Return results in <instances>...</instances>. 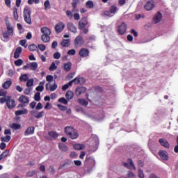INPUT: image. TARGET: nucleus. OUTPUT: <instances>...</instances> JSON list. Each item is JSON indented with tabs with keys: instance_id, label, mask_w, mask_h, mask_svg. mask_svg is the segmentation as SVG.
Here are the masks:
<instances>
[{
	"instance_id": "nucleus-1",
	"label": "nucleus",
	"mask_w": 178,
	"mask_h": 178,
	"mask_svg": "<svg viewBox=\"0 0 178 178\" xmlns=\"http://www.w3.org/2000/svg\"><path fill=\"white\" fill-rule=\"evenodd\" d=\"M65 133L67 137L71 138V140H76V138H79V132H77V130L72 127H65Z\"/></svg>"
},
{
	"instance_id": "nucleus-2",
	"label": "nucleus",
	"mask_w": 178,
	"mask_h": 178,
	"mask_svg": "<svg viewBox=\"0 0 178 178\" xmlns=\"http://www.w3.org/2000/svg\"><path fill=\"white\" fill-rule=\"evenodd\" d=\"M24 19L27 24H31V9L29 7L26 6L24 8Z\"/></svg>"
},
{
	"instance_id": "nucleus-3",
	"label": "nucleus",
	"mask_w": 178,
	"mask_h": 178,
	"mask_svg": "<svg viewBox=\"0 0 178 178\" xmlns=\"http://www.w3.org/2000/svg\"><path fill=\"white\" fill-rule=\"evenodd\" d=\"M116 12H118V7L116 6H111L108 11L104 12V15L106 17H112L116 15Z\"/></svg>"
},
{
	"instance_id": "nucleus-4",
	"label": "nucleus",
	"mask_w": 178,
	"mask_h": 178,
	"mask_svg": "<svg viewBox=\"0 0 178 178\" xmlns=\"http://www.w3.org/2000/svg\"><path fill=\"white\" fill-rule=\"evenodd\" d=\"M6 106L9 109H15V108L16 107V101L12 99L10 96H7Z\"/></svg>"
},
{
	"instance_id": "nucleus-5",
	"label": "nucleus",
	"mask_w": 178,
	"mask_h": 178,
	"mask_svg": "<svg viewBox=\"0 0 178 178\" xmlns=\"http://www.w3.org/2000/svg\"><path fill=\"white\" fill-rule=\"evenodd\" d=\"M83 44H84V39L81 35H79L75 38L74 41V47L79 48V47H81Z\"/></svg>"
},
{
	"instance_id": "nucleus-6",
	"label": "nucleus",
	"mask_w": 178,
	"mask_h": 178,
	"mask_svg": "<svg viewBox=\"0 0 178 178\" xmlns=\"http://www.w3.org/2000/svg\"><path fill=\"white\" fill-rule=\"evenodd\" d=\"M73 83H74V84H84L86 83V79L83 77H76L69 82L70 86H72Z\"/></svg>"
},
{
	"instance_id": "nucleus-7",
	"label": "nucleus",
	"mask_w": 178,
	"mask_h": 178,
	"mask_svg": "<svg viewBox=\"0 0 178 178\" xmlns=\"http://www.w3.org/2000/svg\"><path fill=\"white\" fill-rule=\"evenodd\" d=\"M123 166L127 168V169H134V163L131 159H128L127 162H122Z\"/></svg>"
},
{
	"instance_id": "nucleus-8",
	"label": "nucleus",
	"mask_w": 178,
	"mask_h": 178,
	"mask_svg": "<svg viewBox=\"0 0 178 178\" xmlns=\"http://www.w3.org/2000/svg\"><path fill=\"white\" fill-rule=\"evenodd\" d=\"M87 24H88V20H87V17L82 18L79 22V30H83Z\"/></svg>"
},
{
	"instance_id": "nucleus-9",
	"label": "nucleus",
	"mask_w": 178,
	"mask_h": 178,
	"mask_svg": "<svg viewBox=\"0 0 178 178\" xmlns=\"http://www.w3.org/2000/svg\"><path fill=\"white\" fill-rule=\"evenodd\" d=\"M159 155L163 161H169V154L165 150L159 151Z\"/></svg>"
},
{
	"instance_id": "nucleus-10",
	"label": "nucleus",
	"mask_w": 178,
	"mask_h": 178,
	"mask_svg": "<svg viewBox=\"0 0 178 178\" xmlns=\"http://www.w3.org/2000/svg\"><path fill=\"white\" fill-rule=\"evenodd\" d=\"M127 29V25L122 22L121 25L118 26V33L121 35H123V34L126 33V30Z\"/></svg>"
},
{
	"instance_id": "nucleus-11",
	"label": "nucleus",
	"mask_w": 178,
	"mask_h": 178,
	"mask_svg": "<svg viewBox=\"0 0 178 178\" xmlns=\"http://www.w3.org/2000/svg\"><path fill=\"white\" fill-rule=\"evenodd\" d=\"M159 143L162 147H164V148H170V144L169 143V141L165 138H160L159 140Z\"/></svg>"
},
{
	"instance_id": "nucleus-12",
	"label": "nucleus",
	"mask_w": 178,
	"mask_h": 178,
	"mask_svg": "<svg viewBox=\"0 0 178 178\" xmlns=\"http://www.w3.org/2000/svg\"><path fill=\"white\" fill-rule=\"evenodd\" d=\"M86 91H87V88H86V87H78L75 90V95H76V97H80V95H81V94H84Z\"/></svg>"
},
{
	"instance_id": "nucleus-13",
	"label": "nucleus",
	"mask_w": 178,
	"mask_h": 178,
	"mask_svg": "<svg viewBox=\"0 0 178 178\" xmlns=\"http://www.w3.org/2000/svg\"><path fill=\"white\" fill-rule=\"evenodd\" d=\"M154 8H155V3L152 0L147 1V3L144 6L145 10H152Z\"/></svg>"
},
{
	"instance_id": "nucleus-14",
	"label": "nucleus",
	"mask_w": 178,
	"mask_h": 178,
	"mask_svg": "<svg viewBox=\"0 0 178 178\" xmlns=\"http://www.w3.org/2000/svg\"><path fill=\"white\" fill-rule=\"evenodd\" d=\"M79 55L81 58H87L90 55V51L86 48H82L79 50Z\"/></svg>"
},
{
	"instance_id": "nucleus-15",
	"label": "nucleus",
	"mask_w": 178,
	"mask_h": 178,
	"mask_svg": "<svg viewBox=\"0 0 178 178\" xmlns=\"http://www.w3.org/2000/svg\"><path fill=\"white\" fill-rule=\"evenodd\" d=\"M64 29H65V23L63 22H58L55 26V30L56 33H62Z\"/></svg>"
},
{
	"instance_id": "nucleus-16",
	"label": "nucleus",
	"mask_w": 178,
	"mask_h": 178,
	"mask_svg": "<svg viewBox=\"0 0 178 178\" xmlns=\"http://www.w3.org/2000/svg\"><path fill=\"white\" fill-rule=\"evenodd\" d=\"M67 27L68 30L70 31H71V33H74V34H76V33H77V28H76V26H74V24H73V23L68 22L67 24Z\"/></svg>"
},
{
	"instance_id": "nucleus-17",
	"label": "nucleus",
	"mask_w": 178,
	"mask_h": 178,
	"mask_svg": "<svg viewBox=\"0 0 178 178\" xmlns=\"http://www.w3.org/2000/svg\"><path fill=\"white\" fill-rule=\"evenodd\" d=\"M162 20V13L161 12L158 11L156 14V15L153 18V22L156 24V23H159Z\"/></svg>"
},
{
	"instance_id": "nucleus-18",
	"label": "nucleus",
	"mask_w": 178,
	"mask_h": 178,
	"mask_svg": "<svg viewBox=\"0 0 178 178\" xmlns=\"http://www.w3.org/2000/svg\"><path fill=\"white\" fill-rule=\"evenodd\" d=\"M58 88V85L54 83V85L51 84V83H47L46 84V90H50V91H55Z\"/></svg>"
},
{
	"instance_id": "nucleus-19",
	"label": "nucleus",
	"mask_w": 178,
	"mask_h": 178,
	"mask_svg": "<svg viewBox=\"0 0 178 178\" xmlns=\"http://www.w3.org/2000/svg\"><path fill=\"white\" fill-rule=\"evenodd\" d=\"M18 101L22 104H29V102H30V99H29V97H27V96L25 95H21L19 97Z\"/></svg>"
},
{
	"instance_id": "nucleus-20",
	"label": "nucleus",
	"mask_w": 178,
	"mask_h": 178,
	"mask_svg": "<svg viewBox=\"0 0 178 178\" xmlns=\"http://www.w3.org/2000/svg\"><path fill=\"white\" fill-rule=\"evenodd\" d=\"M7 33L10 37H13V26H10V24H6Z\"/></svg>"
},
{
	"instance_id": "nucleus-21",
	"label": "nucleus",
	"mask_w": 178,
	"mask_h": 178,
	"mask_svg": "<svg viewBox=\"0 0 178 178\" xmlns=\"http://www.w3.org/2000/svg\"><path fill=\"white\" fill-rule=\"evenodd\" d=\"M34 130H35L34 127H29L24 131V136H30V134H34Z\"/></svg>"
},
{
	"instance_id": "nucleus-22",
	"label": "nucleus",
	"mask_w": 178,
	"mask_h": 178,
	"mask_svg": "<svg viewBox=\"0 0 178 178\" xmlns=\"http://www.w3.org/2000/svg\"><path fill=\"white\" fill-rule=\"evenodd\" d=\"M22 47H19L15 49V51L14 53V58L15 59H19L20 58V54H22Z\"/></svg>"
},
{
	"instance_id": "nucleus-23",
	"label": "nucleus",
	"mask_w": 178,
	"mask_h": 178,
	"mask_svg": "<svg viewBox=\"0 0 178 178\" xmlns=\"http://www.w3.org/2000/svg\"><path fill=\"white\" fill-rule=\"evenodd\" d=\"M42 35H51V30L48 27H42L40 29Z\"/></svg>"
},
{
	"instance_id": "nucleus-24",
	"label": "nucleus",
	"mask_w": 178,
	"mask_h": 178,
	"mask_svg": "<svg viewBox=\"0 0 178 178\" xmlns=\"http://www.w3.org/2000/svg\"><path fill=\"white\" fill-rule=\"evenodd\" d=\"M58 148L63 152H67L69 151V147L65 145V143H59Z\"/></svg>"
},
{
	"instance_id": "nucleus-25",
	"label": "nucleus",
	"mask_w": 178,
	"mask_h": 178,
	"mask_svg": "<svg viewBox=\"0 0 178 178\" xmlns=\"http://www.w3.org/2000/svg\"><path fill=\"white\" fill-rule=\"evenodd\" d=\"M29 113V111L26 108H23L22 110H18L15 111L16 116H20V115H27Z\"/></svg>"
},
{
	"instance_id": "nucleus-26",
	"label": "nucleus",
	"mask_w": 178,
	"mask_h": 178,
	"mask_svg": "<svg viewBox=\"0 0 178 178\" xmlns=\"http://www.w3.org/2000/svg\"><path fill=\"white\" fill-rule=\"evenodd\" d=\"M73 97H74V93L72 90H68L65 93L66 99L70 100L73 99Z\"/></svg>"
},
{
	"instance_id": "nucleus-27",
	"label": "nucleus",
	"mask_w": 178,
	"mask_h": 178,
	"mask_svg": "<svg viewBox=\"0 0 178 178\" xmlns=\"http://www.w3.org/2000/svg\"><path fill=\"white\" fill-rule=\"evenodd\" d=\"M45 84V81H42L39 83V86L36 87V91H40L42 92L44 91V85Z\"/></svg>"
},
{
	"instance_id": "nucleus-28",
	"label": "nucleus",
	"mask_w": 178,
	"mask_h": 178,
	"mask_svg": "<svg viewBox=\"0 0 178 178\" xmlns=\"http://www.w3.org/2000/svg\"><path fill=\"white\" fill-rule=\"evenodd\" d=\"M74 149H76L78 151H80L81 149H84L86 148V145L83 144H75L74 145Z\"/></svg>"
},
{
	"instance_id": "nucleus-29",
	"label": "nucleus",
	"mask_w": 178,
	"mask_h": 178,
	"mask_svg": "<svg viewBox=\"0 0 178 178\" xmlns=\"http://www.w3.org/2000/svg\"><path fill=\"white\" fill-rule=\"evenodd\" d=\"M61 47H70V40L65 39L60 43Z\"/></svg>"
},
{
	"instance_id": "nucleus-30",
	"label": "nucleus",
	"mask_w": 178,
	"mask_h": 178,
	"mask_svg": "<svg viewBox=\"0 0 178 178\" xmlns=\"http://www.w3.org/2000/svg\"><path fill=\"white\" fill-rule=\"evenodd\" d=\"M71 69H72V63L68 62L64 64V70L65 72H70Z\"/></svg>"
},
{
	"instance_id": "nucleus-31",
	"label": "nucleus",
	"mask_w": 178,
	"mask_h": 178,
	"mask_svg": "<svg viewBox=\"0 0 178 178\" xmlns=\"http://www.w3.org/2000/svg\"><path fill=\"white\" fill-rule=\"evenodd\" d=\"M38 67V64L35 62L29 63L30 70H35Z\"/></svg>"
},
{
	"instance_id": "nucleus-32",
	"label": "nucleus",
	"mask_w": 178,
	"mask_h": 178,
	"mask_svg": "<svg viewBox=\"0 0 178 178\" xmlns=\"http://www.w3.org/2000/svg\"><path fill=\"white\" fill-rule=\"evenodd\" d=\"M12 86V81H6L4 83H3L2 87L3 88H5V90H8L9 87Z\"/></svg>"
},
{
	"instance_id": "nucleus-33",
	"label": "nucleus",
	"mask_w": 178,
	"mask_h": 178,
	"mask_svg": "<svg viewBox=\"0 0 178 178\" xmlns=\"http://www.w3.org/2000/svg\"><path fill=\"white\" fill-rule=\"evenodd\" d=\"M78 102L83 105V106H87L88 105V102L86 99H78Z\"/></svg>"
},
{
	"instance_id": "nucleus-34",
	"label": "nucleus",
	"mask_w": 178,
	"mask_h": 178,
	"mask_svg": "<svg viewBox=\"0 0 178 178\" xmlns=\"http://www.w3.org/2000/svg\"><path fill=\"white\" fill-rule=\"evenodd\" d=\"M41 38L43 42H48L49 40H51V38H49V35H42Z\"/></svg>"
},
{
	"instance_id": "nucleus-35",
	"label": "nucleus",
	"mask_w": 178,
	"mask_h": 178,
	"mask_svg": "<svg viewBox=\"0 0 178 178\" xmlns=\"http://www.w3.org/2000/svg\"><path fill=\"white\" fill-rule=\"evenodd\" d=\"M19 80H20V81H24V83H26V81H27L29 80V76L26 74H22L19 76Z\"/></svg>"
},
{
	"instance_id": "nucleus-36",
	"label": "nucleus",
	"mask_w": 178,
	"mask_h": 178,
	"mask_svg": "<svg viewBox=\"0 0 178 178\" xmlns=\"http://www.w3.org/2000/svg\"><path fill=\"white\" fill-rule=\"evenodd\" d=\"M48 134L51 138H58V134L54 131H49Z\"/></svg>"
},
{
	"instance_id": "nucleus-37",
	"label": "nucleus",
	"mask_w": 178,
	"mask_h": 178,
	"mask_svg": "<svg viewBox=\"0 0 178 178\" xmlns=\"http://www.w3.org/2000/svg\"><path fill=\"white\" fill-rule=\"evenodd\" d=\"M10 127L14 130H19L22 126L19 124L13 123V124L10 125Z\"/></svg>"
},
{
	"instance_id": "nucleus-38",
	"label": "nucleus",
	"mask_w": 178,
	"mask_h": 178,
	"mask_svg": "<svg viewBox=\"0 0 178 178\" xmlns=\"http://www.w3.org/2000/svg\"><path fill=\"white\" fill-rule=\"evenodd\" d=\"M44 9L45 10H48V9H51V3L49 2V0H47L44 3Z\"/></svg>"
},
{
	"instance_id": "nucleus-39",
	"label": "nucleus",
	"mask_w": 178,
	"mask_h": 178,
	"mask_svg": "<svg viewBox=\"0 0 178 178\" xmlns=\"http://www.w3.org/2000/svg\"><path fill=\"white\" fill-rule=\"evenodd\" d=\"M10 136H4V137H1V141H3L5 143H9V141H10Z\"/></svg>"
},
{
	"instance_id": "nucleus-40",
	"label": "nucleus",
	"mask_w": 178,
	"mask_h": 178,
	"mask_svg": "<svg viewBox=\"0 0 178 178\" xmlns=\"http://www.w3.org/2000/svg\"><path fill=\"white\" fill-rule=\"evenodd\" d=\"M8 155H9V150H5L1 155L0 157L2 159H5V158H6V156H8Z\"/></svg>"
},
{
	"instance_id": "nucleus-41",
	"label": "nucleus",
	"mask_w": 178,
	"mask_h": 178,
	"mask_svg": "<svg viewBox=\"0 0 178 178\" xmlns=\"http://www.w3.org/2000/svg\"><path fill=\"white\" fill-rule=\"evenodd\" d=\"M86 6L89 9H92V8H94V3L92 2V1H88L86 2Z\"/></svg>"
},
{
	"instance_id": "nucleus-42",
	"label": "nucleus",
	"mask_w": 178,
	"mask_h": 178,
	"mask_svg": "<svg viewBox=\"0 0 178 178\" xmlns=\"http://www.w3.org/2000/svg\"><path fill=\"white\" fill-rule=\"evenodd\" d=\"M26 81V87H32L33 84H34V79H28Z\"/></svg>"
},
{
	"instance_id": "nucleus-43",
	"label": "nucleus",
	"mask_w": 178,
	"mask_h": 178,
	"mask_svg": "<svg viewBox=\"0 0 178 178\" xmlns=\"http://www.w3.org/2000/svg\"><path fill=\"white\" fill-rule=\"evenodd\" d=\"M13 17L15 20H19V15L17 14V8H15L13 10Z\"/></svg>"
},
{
	"instance_id": "nucleus-44",
	"label": "nucleus",
	"mask_w": 178,
	"mask_h": 178,
	"mask_svg": "<svg viewBox=\"0 0 178 178\" xmlns=\"http://www.w3.org/2000/svg\"><path fill=\"white\" fill-rule=\"evenodd\" d=\"M44 116V111L38 112L36 115H35V119H41Z\"/></svg>"
},
{
	"instance_id": "nucleus-45",
	"label": "nucleus",
	"mask_w": 178,
	"mask_h": 178,
	"mask_svg": "<svg viewBox=\"0 0 178 178\" xmlns=\"http://www.w3.org/2000/svg\"><path fill=\"white\" fill-rule=\"evenodd\" d=\"M15 66H22L23 65V60L18 59L14 62Z\"/></svg>"
},
{
	"instance_id": "nucleus-46",
	"label": "nucleus",
	"mask_w": 178,
	"mask_h": 178,
	"mask_svg": "<svg viewBox=\"0 0 178 178\" xmlns=\"http://www.w3.org/2000/svg\"><path fill=\"white\" fill-rule=\"evenodd\" d=\"M58 102L60 104H64V105H67V100L65 97H61L58 99Z\"/></svg>"
},
{
	"instance_id": "nucleus-47",
	"label": "nucleus",
	"mask_w": 178,
	"mask_h": 178,
	"mask_svg": "<svg viewBox=\"0 0 178 178\" xmlns=\"http://www.w3.org/2000/svg\"><path fill=\"white\" fill-rule=\"evenodd\" d=\"M29 49L31 51H34L37 50V45L35 44H31L29 46Z\"/></svg>"
},
{
	"instance_id": "nucleus-48",
	"label": "nucleus",
	"mask_w": 178,
	"mask_h": 178,
	"mask_svg": "<svg viewBox=\"0 0 178 178\" xmlns=\"http://www.w3.org/2000/svg\"><path fill=\"white\" fill-rule=\"evenodd\" d=\"M34 99H35V101H38V102L41 99V95H40V92H37L35 94Z\"/></svg>"
},
{
	"instance_id": "nucleus-49",
	"label": "nucleus",
	"mask_w": 178,
	"mask_h": 178,
	"mask_svg": "<svg viewBox=\"0 0 178 178\" xmlns=\"http://www.w3.org/2000/svg\"><path fill=\"white\" fill-rule=\"evenodd\" d=\"M58 67H56V65H55V63H52L49 69L50 72H53V70H56V69Z\"/></svg>"
},
{
	"instance_id": "nucleus-50",
	"label": "nucleus",
	"mask_w": 178,
	"mask_h": 178,
	"mask_svg": "<svg viewBox=\"0 0 178 178\" xmlns=\"http://www.w3.org/2000/svg\"><path fill=\"white\" fill-rule=\"evenodd\" d=\"M138 177L139 178H144L145 176L144 175V172L141 170L140 168L138 169Z\"/></svg>"
},
{
	"instance_id": "nucleus-51",
	"label": "nucleus",
	"mask_w": 178,
	"mask_h": 178,
	"mask_svg": "<svg viewBox=\"0 0 178 178\" xmlns=\"http://www.w3.org/2000/svg\"><path fill=\"white\" fill-rule=\"evenodd\" d=\"M67 55H70L72 56L76 55V50L74 49L69 50L67 51Z\"/></svg>"
},
{
	"instance_id": "nucleus-52",
	"label": "nucleus",
	"mask_w": 178,
	"mask_h": 178,
	"mask_svg": "<svg viewBox=\"0 0 178 178\" xmlns=\"http://www.w3.org/2000/svg\"><path fill=\"white\" fill-rule=\"evenodd\" d=\"M38 47L39 49L42 51H45V49H47V47H45V44H38Z\"/></svg>"
},
{
	"instance_id": "nucleus-53",
	"label": "nucleus",
	"mask_w": 178,
	"mask_h": 178,
	"mask_svg": "<svg viewBox=\"0 0 178 178\" xmlns=\"http://www.w3.org/2000/svg\"><path fill=\"white\" fill-rule=\"evenodd\" d=\"M26 42H27V40H22L19 41V44H21L22 47H24V48H27V44H26Z\"/></svg>"
},
{
	"instance_id": "nucleus-54",
	"label": "nucleus",
	"mask_w": 178,
	"mask_h": 178,
	"mask_svg": "<svg viewBox=\"0 0 178 178\" xmlns=\"http://www.w3.org/2000/svg\"><path fill=\"white\" fill-rule=\"evenodd\" d=\"M66 15L69 19H73V13L70 10L66 11Z\"/></svg>"
},
{
	"instance_id": "nucleus-55",
	"label": "nucleus",
	"mask_w": 178,
	"mask_h": 178,
	"mask_svg": "<svg viewBox=\"0 0 178 178\" xmlns=\"http://www.w3.org/2000/svg\"><path fill=\"white\" fill-rule=\"evenodd\" d=\"M47 81L51 83V81H54V76L52 75H47L46 77Z\"/></svg>"
},
{
	"instance_id": "nucleus-56",
	"label": "nucleus",
	"mask_w": 178,
	"mask_h": 178,
	"mask_svg": "<svg viewBox=\"0 0 178 178\" xmlns=\"http://www.w3.org/2000/svg\"><path fill=\"white\" fill-rule=\"evenodd\" d=\"M9 35L8 33H3V38L4 39V41H9Z\"/></svg>"
},
{
	"instance_id": "nucleus-57",
	"label": "nucleus",
	"mask_w": 178,
	"mask_h": 178,
	"mask_svg": "<svg viewBox=\"0 0 178 178\" xmlns=\"http://www.w3.org/2000/svg\"><path fill=\"white\" fill-rule=\"evenodd\" d=\"M35 175V172L34 170L33 171H29V172H27L26 176L28 177H33Z\"/></svg>"
},
{
	"instance_id": "nucleus-58",
	"label": "nucleus",
	"mask_w": 178,
	"mask_h": 178,
	"mask_svg": "<svg viewBox=\"0 0 178 178\" xmlns=\"http://www.w3.org/2000/svg\"><path fill=\"white\" fill-rule=\"evenodd\" d=\"M57 106L60 109V111H66V109H67V106H65L61 105V104H58Z\"/></svg>"
},
{
	"instance_id": "nucleus-59",
	"label": "nucleus",
	"mask_w": 178,
	"mask_h": 178,
	"mask_svg": "<svg viewBox=\"0 0 178 178\" xmlns=\"http://www.w3.org/2000/svg\"><path fill=\"white\" fill-rule=\"evenodd\" d=\"M0 97H6V90L3 89L0 90Z\"/></svg>"
},
{
	"instance_id": "nucleus-60",
	"label": "nucleus",
	"mask_w": 178,
	"mask_h": 178,
	"mask_svg": "<svg viewBox=\"0 0 178 178\" xmlns=\"http://www.w3.org/2000/svg\"><path fill=\"white\" fill-rule=\"evenodd\" d=\"M70 86H72V85L69 84V82H68V83H66L65 85L63 86L62 90L66 91V90H67V88H69Z\"/></svg>"
},
{
	"instance_id": "nucleus-61",
	"label": "nucleus",
	"mask_w": 178,
	"mask_h": 178,
	"mask_svg": "<svg viewBox=\"0 0 178 178\" xmlns=\"http://www.w3.org/2000/svg\"><path fill=\"white\" fill-rule=\"evenodd\" d=\"M30 92H31V88H26L24 90V94H25L26 95H29Z\"/></svg>"
},
{
	"instance_id": "nucleus-62",
	"label": "nucleus",
	"mask_w": 178,
	"mask_h": 178,
	"mask_svg": "<svg viewBox=\"0 0 178 178\" xmlns=\"http://www.w3.org/2000/svg\"><path fill=\"white\" fill-rule=\"evenodd\" d=\"M54 59H59L60 58V53L59 52L54 53Z\"/></svg>"
},
{
	"instance_id": "nucleus-63",
	"label": "nucleus",
	"mask_w": 178,
	"mask_h": 178,
	"mask_svg": "<svg viewBox=\"0 0 178 178\" xmlns=\"http://www.w3.org/2000/svg\"><path fill=\"white\" fill-rule=\"evenodd\" d=\"M42 108H43L42 104L38 103V104H37V106H36L35 109H36L37 111H40V110L42 109Z\"/></svg>"
},
{
	"instance_id": "nucleus-64",
	"label": "nucleus",
	"mask_w": 178,
	"mask_h": 178,
	"mask_svg": "<svg viewBox=\"0 0 178 178\" xmlns=\"http://www.w3.org/2000/svg\"><path fill=\"white\" fill-rule=\"evenodd\" d=\"M5 148H6V143L3 142L0 144V149L3 150Z\"/></svg>"
}]
</instances>
